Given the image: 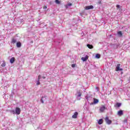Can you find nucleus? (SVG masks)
Listing matches in <instances>:
<instances>
[{"mask_svg": "<svg viewBox=\"0 0 130 130\" xmlns=\"http://www.w3.org/2000/svg\"><path fill=\"white\" fill-rule=\"evenodd\" d=\"M105 109H106V107L105 106H102L100 108V111H101V112H104V110H105Z\"/></svg>", "mask_w": 130, "mask_h": 130, "instance_id": "6e6552de", "label": "nucleus"}, {"mask_svg": "<svg viewBox=\"0 0 130 130\" xmlns=\"http://www.w3.org/2000/svg\"><path fill=\"white\" fill-rule=\"evenodd\" d=\"M16 46L17 47L20 48L22 46V44H21V42H17L16 43Z\"/></svg>", "mask_w": 130, "mask_h": 130, "instance_id": "dca6fc26", "label": "nucleus"}, {"mask_svg": "<svg viewBox=\"0 0 130 130\" xmlns=\"http://www.w3.org/2000/svg\"><path fill=\"white\" fill-rule=\"evenodd\" d=\"M117 35L119 37H122V32L121 31H118Z\"/></svg>", "mask_w": 130, "mask_h": 130, "instance_id": "4468645a", "label": "nucleus"}, {"mask_svg": "<svg viewBox=\"0 0 130 130\" xmlns=\"http://www.w3.org/2000/svg\"><path fill=\"white\" fill-rule=\"evenodd\" d=\"M94 7L92 5L86 6L85 7V10H91L92 9H93Z\"/></svg>", "mask_w": 130, "mask_h": 130, "instance_id": "9d476101", "label": "nucleus"}, {"mask_svg": "<svg viewBox=\"0 0 130 130\" xmlns=\"http://www.w3.org/2000/svg\"><path fill=\"white\" fill-rule=\"evenodd\" d=\"M45 98V96H42L41 99L40 100V101L42 103H44V101H43V99Z\"/></svg>", "mask_w": 130, "mask_h": 130, "instance_id": "5701e85b", "label": "nucleus"}, {"mask_svg": "<svg viewBox=\"0 0 130 130\" xmlns=\"http://www.w3.org/2000/svg\"><path fill=\"white\" fill-rule=\"evenodd\" d=\"M116 70L117 71H122V69L120 68V64H117V66H116Z\"/></svg>", "mask_w": 130, "mask_h": 130, "instance_id": "0eeeda50", "label": "nucleus"}, {"mask_svg": "<svg viewBox=\"0 0 130 130\" xmlns=\"http://www.w3.org/2000/svg\"><path fill=\"white\" fill-rule=\"evenodd\" d=\"M1 67H6V62H5L4 61H3V62L2 64H1Z\"/></svg>", "mask_w": 130, "mask_h": 130, "instance_id": "4be33fe9", "label": "nucleus"}, {"mask_svg": "<svg viewBox=\"0 0 130 130\" xmlns=\"http://www.w3.org/2000/svg\"><path fill=\"white\" fill-rule=\"evenodd\" d=\"M118 46H119V45L115 44V45H114V47H115V48H117V47H118Z\"/></svg>", "mask_w": 130, "mask_h": 130, "instance_id": "a878e982", "label": "nucleus"}, {"mask_svg": "<svg viewBox=\"0 0 130 130\" xmlns=\"http://www.w3.org/2000/svg\"><path fill=\"white\" fill-rule=\"evenodd\" d=\"M117 115L119 116H121V115H123V111L122 110H120L118 111Z\"/></svg>", "mask_w": 130, "mask_h": 130, "instance_id": "1a4fd4ad", "label": "nucleus"}, {"mask_svg": "<svg viewBox=\"0 0 130 130\" xmlns=\"http://www.w3.org/2000/svg\"><path fill=\"white\" fill-rule=\"evenodd\" d=\"M41 79V75H39L38 76V80H37L36 81V83L37 85V86H38L39 85H40V80Z\"/></svg>", "mask_w": 130, "mask_h": 130, "instance_id": "f03ea898", "label": "nucleus"}, {"mask_svg": "<svg viewBox=\"0 0 130 130\" xmlns=\"http://www.w3.org/2000/svg\"><path fill=\"white\" fill-rule=\"evenodd\" d=\"M101 56V55L99 54H96L95 55L96 58H100Z\"/></svg>", "mask_w": 130, "mask_h": 130, "instance_id": "412c9836", "label": "nucleus"}, {"mask_svg": "<svg viewBox=\"0 0 130 130\" xmlns=\"http://www.w3.org/2000/svg\"><path fill=\"white\" fill-rule=\"evenodd\" d=\"M89 58V56H88V55H86L85 57H83L81 58L82 60H83V61H86V60H87V59H88V58Z\"/></svg>", "mask_w": 130, "mask_h": 130, "instance_id": "9b49d317", "label": "nucleus"}, {"mask_svg": "<svg viewBox=\"0 0 130 130\" xmlns=\"http://www.w3.org/2000/svg\"><path fill=\"white\" fill-rule=\"evenodd\" d=\"M98 123V124H102V123H103V119H99Z\"/></svg>", "mask_w": 130, "mask_h": 130, "instance_id": "2eb2a0df", "label": "nucleus"}, {"mask_svg": "<svg viewBox=\"0 0 130 130\" xmlns=\"http://www.w3.org/2000/svg\"><path fill=\"white\" fill-rule=\"evenodd\" d=\"M121 106V103H117L116 104V107H120Z\"/></svg>", "mask_w": 130, "mask_h": 130, "instance_id": "6ab92c4d", "label": "nucleus"}, {"mask_svg": "<svg viewBox=\"0 0 130 130\" xmlns=\"http://www.w3.org/2000/svg\"><path fill=\"white\" fill-rule=\"evenodd\" d=\"M93 102L91 103L90 105H94V104H98L99 103V100L97 99L93 98Z\"/></svg>", "mask_w": 130, "mask_h": 130, "instance_id": "f257e3e1", "label": "nucleus"}, {"mask_svg": "<svg viewBox=\"0 0 130 130\" xmlns=\"http://www.w3.org/2000/svg\"><path fill=\"white\" fill-rule=\"evenodd\" d=\"M15 113L16 114H17L18 115H19V114L21 113V109L19 108H16L15 109Z\"/></svg>", "mask_w": 130, "mask_h": 130, "instance_id": "423d86ee", "label": "nucleus"}, {"mask_svg": "<svg viewBox=\"0 0 130 130\" xmlns=\"http://www.w3.org/2000/svg\"><path fill=\"white\" fill-rule=\"evenodd\" d=\"M77 100H81V96H82V93L80 92H77Z\"/></svg>", "mask_w": 130, "mask_h": 130, "instance_id": "20e7f679", "label": "nucleus"}, {"mask_svg": "<svg viewBox=\"0 0 130 130\" xmlns=\"http://www.w3.org/2000/svg\"><path fill=\"white\" fill-rule=\"evenodd\" d=\"M87 46L89 49H92L93 48V45H90V44H87Z\"/></svg>", "mask_w": 130, "mask_h": 130, "instance_id": "a211bd4d", "label": "nucleus"}, {"mask_svg": "<svg viewBox=\"0 0 130 130\" xmlns=\"http://www.w3.org/2000/svg\"><path fill=\"white\" fill-rule=\"evenodd\" d=\"M16 42H17V40L16 39L13 38L12 39L11 43H12L13 44H15Z\"/></svg>", "mask_w": 130, "mask_h": 130, "instance_id": "f3484780", "label": "nucleus"}, {"mask_svg": "<svg viewBox=\"0 0 130 130\" xmlns=\"http://www.w3.org/2000/svg\"><path fill=\"white\" fill-rule=\"evenodd\" d=\"M11 113H12L13 114H16V111L15 110H11L10 111Z\"/></svg>", "mask_w": 130, "mask_h": 130, "instance_id": "b1692460", "label": "nucleus"}, {"mask_svg": "<svg viewBox=\"0 0 130 130\" xmlns=\"http://www.w3.org/2000/svg\"><path fill=\"white\" fill-rule=\"evenodd\" d=\"M72 68H75V64H72Z\"/></svg>", "mask_w": 130, "mask_h": 130, "instance_id": "c756f323", "label": "nucleus"}, {"mask_svg": "<svg viewBox=\"0 0 130 130\" xmlns=\"http://www.w3.org/2000/svg\"><path fill=\"white\" fill-rule=\"evenodd\" d=\"M15 60H16V59L15 58V57H12L10 60V63H14Z\"/></svg>", "mask_w": 130, "mask_h": 130, "instance_id": "ddd939ff", "label": "nucleus"}, {"mask_svg": "<svg viewBox=\"0 0 130 130\" xmlns=\"http://www.w3.org/2000/svg\"><path fill=\"white\" fill-rule=\"evenodd\" d=\"M73 4H72V3H69L68 4H67L66 6V8H69V7H71V6H72Z\"/></svg>", "mask_w": 130, "mask_h": 130, "instance_id": "aec40b11", "label": "nucleus"}, {"mask_svg": "<svg viewBox=\"0 0 130 130\" xmlns=\"http://www.w3.org/2000/svg\"><path fill=\"white\" fill-rule=\"evenodd\" d=\"M85 99L87 100L88 103H90V101H93V98L91 96H86Z\"/></svg>", "mask_w": 130, "mask_h": 130, "instance_id": "39448f33", "label": "nucleus"}, {"mask_svg": "<svg viewBox=\"0 0 130 130\" xmlns=\"http://www.w3.org/2000/svg\"><path fill=\"white\" fill-rule=\"evenodd\" d=\"M55 3H56V4H57L58 5L60 4V2H59V1H58V0H55Z\"/></svg>", "mask_w": 130, "mask_h": 130, "instance_id": "393cba45", "label": "nucleus"}, {"mask_svg": "<svg viewBox=\"0 0 130 130\" xmlns=\"http://www.w3.org/2000/svg\"><path fill=\"white\" fill-rule=\"evenodd\" d=\"M105 119L107 124H111L112 121L111 120H109V118L108 117H106Z\"/></svg>", "mask_w": 130, "mask_h": 130, "instance_id": "7ed1b4c3", "label": "nucleus"}, {"mask_svg": "<svg viewBox=\"0 0 130 130\" xmlns=\"http://www.w3.org/2000/svg\"><path fill=\"white\" fill-rule=\"evenodd\" d=\"M124 122L125 123H127V119H125L124 120Z\"/></svg>", "mask_w": 130, "mask_h": 130, "instance_id": "bb28decb", "label": "nucleus"}, {"mask_svg": "<svg viewBox=\"0 0 130 130\" xmlns=\"http://www.w3.org/2000/svg\"><path fill=\"white\" fill-rule=\"evenodd\" d=\"M43 9H47V6H44V7H43Z\"/></svg>", "mask_w": 130, "mask_h": 130, "instance_id": "c85d7f7f", "label": "nucleus"}, {"mask_svg": "<svg viewBox=\"0 0 130 130\" xmlns=\"http://www.w3.org/2000/svg\"><path fill=\"white\" fill-rule=\"evenodd\" d=\"M42 78H43V79H45V76H43V77H42Z\"/></svg>", "mask_w": 130, "mask_h": 130, "instance_id": "7c9ffc66", "label": "nucleus"}, {"mask_svg": "<svg viewBox=\"0 0 130 130\" xmlns=\"http://www.w3.org/2000/svg\"><path fill=\"white\" fill-rule=\"evenodd\" d=\"M78 112H75L74 114V115L72 116L73 118H77V117H78Z\"/></svg>", "mask_w": 130, "mask_h": 130, "instance_id": "f8f14e48", "label": "nucleus"}, {"mask_svg": "<svg viewBox=\"0 0 130 130\" xmlns=\"http://www.w3.org/2000/svg\"><path fill=\"white\" fill-rule=\"evenodd\" d=\"M116 8H117L118 9H119V8H120V5H116Z\"/></svg>", "mask_w": 130, "mask_h": 130, "instance_id": "cd10ccee", "label": "nucleus"}]
</instances>
